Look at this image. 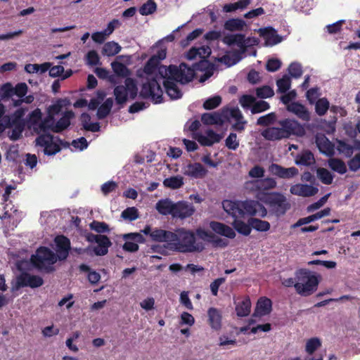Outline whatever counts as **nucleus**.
Instances as JSON below:
<instances>
[{"instance_id": "obj_12", "label": "nucleus", "mask_w": 360, "mask_h": 360, "mask_svg": "<svg viewBox=\"0 0 360 360\" xmlns=\"http://www.w3.org/2000/svg\"><path fill=\"white\" fill-rule=\"evenodd\" d=\"M142 232L146 235L150 236L153 240L167 243L169 248L170 246L171 239L174 237L172 231L153 228L150 226H146L142 230Z\"/></svg>"}, {"instance_id": "obj_21", "label": "nucleus", "mask_w": 360, "mask_h": 360, "mask_svg": "<svg viewBox=\"0 0 360 360\" xmlns=\"http://www.w3.org/2000/svg\"><path fill=\"white\" fill-rule=\"evenodd\" d=\"M183 174L195 179L203 178L207 171L200 163H190L182 168Z\"/></svg>"}, {"instance_id": "obj_62", "label": "nucleus", "mask_w": 360, "mask_h": 360, "mask_svg": "<svg viewBox=\"0 0 360 360\" xmlns=\"http://www.w3.org/2000/svg\"><path fill=\"white\" fill-rule=\"evenodd\" d=\"M226 146L231 150H236L239 146V141L237 135L235 133H231L226 139Z\"/></svg>"}, {"instance_id": "obj_57", "label": "nucleus", "mask_w": 360, "mask_h": 360, "mask_svg": "<svg viewBox=\"0 0 360 360\" xmlns=\"http://www.w3.org/2000/svg\"><path fill=\"white\" fill-rule=\"evenodd\" d=\"M155 10L156 4L152 0H148L140 8L139 13L143 15H147L153 13Z\"/></svg>"}, {"instance_id": "obj_10", "label": "nucleus", "mask_w": 360, "mask_h": 360, "mask_svg": "<svg viewBox=\"0 0 360 360\" xmlns=\"http://www.w3.org/2000/svg\"><path fill=\"white\" fill-rule=\"evenodd\" d=\"M44 281L39 276L22 273L16 278V282L15 285L12 288V290H18L23 287H30L32 288H38L42 285Z\"/></svg>"}, {"instance_id": "obj_14", "label": "nucleus", "mask_w": 360, "mask_h": 360, "mask_svg": "<svg viewBox=\"0 0 360 360\" xmlns=\"http://www.w3.org/2000/svg\"><path fill=\"white\" fill-rule=\"evenodd\" d=\"M281 126L283 131L285 132V136L288 138L291 135L303 136L304 134V127L297 121L290 119H285L278 122Z\"/></svg>"}, {"instance_id": "obj_42", "label": "nucleus", "mask_w": 360, "mask_h": 360, "mask_svg": "<svg viewBox=\"0 0 360 360\" xmlns=\"http://www.w3.org/2000/svg\"><path fill=\"white\" fill-rule=\"evenodd\" d=\"M122 49L121 46L114 41H108L105 43L102 49V53L107 56H112L118 53Z\"/></svg>"}, {"instance_id": "obj_48", "label": "nucleus", "mask_w": 360, "mask_h": 360, "mask_svg": "<svg viewBox=\"0 0 360 360\" xmlns=\"http://www.w3.org/2000/svg\"><path fill=\"white\" fill-rule=\"evenodd\" d=\"M232 224L238 233L244 236H248L251 232V226L243 221L237 219V218H236Z\"/></svg>"}, {"instance_id": "obj_59", "label": "nucleus", "mask_w": 360, "mask_h": 360, "mask_svg": "<svg viewBox=\"0 0 360 360\" xmlns=\"http://www.w3.org/2000/svg\"><path fill=\"white\" fill-rule=\"evenodd\" d=\"M221 102V97L219 96H215L207 99L203 103V107L206 110H212L219 106Z\"/></svg>"}, {"instance_id": "obj_7", "label": "nucleus", "mask_w": 360, "mask_h": 360, "mask_svg": "<svg viewBox=\"0 0 360 360\" xmlns=\"http://www.w3.org/2000/svg\"><path fill=\"white\" fill-rule=\"evenodd\" d=\"M137 90L134 80L131 78H127L124 85H119L114 89L116 102L122 104L129 98H134L137 94Z\"/></svg>"}, {"instance_id": "obj_27", "label": "nucleus", "mask_w": 360, "mask_h": 360, "mask_svg": "<svg viewBox=\"0 0 360 360\" xmlns=\"http://www.w3.org/2000/svg\"><path fill=\"white\" fill-rule=\"evenodd\" d=\"M287 110L304 121H309L310 120L309 111L303 105L299 103L292 102L287 105Z\"/></svg>"}, {"instance_id": "obj_9", "label": "nucleus", "mask_w": 360, "mask_h": 360, "mask_svg": "<svg viewBox=\"0 0 360 360\" xmlns=\"http://www.w3.org/2000/svg\"><path fill=\"white\" fill-rule=\"evenodd\" d=\"M41 112L39 108L33 110L27 121V127L37 134H45L49 123V116L44 120H41Z\"/></svg>"}, {"instance_id": "obj_16", "label": "nucleus", "mask_w": 360, "mask_h": 360, "mask_svg": "<svg viewBox=\"0 0 360 360\" xmlns=\"http://www.w3.org/2000/svg\"><path fill=\"white\" fill-rule=\"evenodd\" d=\"M269 172L281 179H291L298 174V169L295 167H283L278 164L272 163L269 167Z\"/></svg>"}, {"instance_id": "obj_63", "label": "nucleus", "mask_w": 360, "mask_h": 360, "mask_svg": "<svg viewBox=\"0 0 360 360\" xmlns=\"http://www.w3.org/2000/svg\"><path fill=\"white\" fill-rule=\"evenodd\" d=\"M288 72L291 77L299 78L302 74V66L300 63H292L288 68Z\"/></svg>"}, {"instance_id": "obj_53", "label": "nucleus", "mask_w": 360, "mask_h": 360, "mask_svg": "<svg viewBox=\"0 0 360 360\" xmlns=\"http://www.w3.org/2000/svg\"><path fill=\"white\" fill-rule=\"evenodd\" d=\"M257 97L261 98H267L272 97L274 94V90L269 86H263L256 89Z\"/></svg>"}, {"instance_id": "obj_17", "label": "nucleus", "mask_w": 360, "mask_h": 360, "mask_svg": "<svg viewBox=\"0 0 360 360\" xmlns=\"http://www.w3.org/2000/svg\"><path fill=\"white\" fill-rule=\"evenodd\" d=\"M240 207L244 211V214L255 215L258 214L260 217H265L267 214L265 207L255 200H246L240 202Z\"/></svg>"}, {"instance_id": "obj_56", "label": "nucleus", "mask_w": 360, "mask_h": 360, "mask_svg": "<svg viewBox=\"0 0 360 360\" xmlns=\"http://www.w3.org/2000/svg\"><path fill=\"white\" fill-rule=\"evenodd\" d=\"M121 216L124 219L136 220L139 218L138 210L134 207H128L122 212Z\"/></svg>"}, {"instance_id": "obj_61", "label": "nucleus", "mask_w": 360, "mask_h": 360, "mask_svg": "<svg viewBox=\"0 0 360 360\" xmlns=\"http://www.w3.org/2000/svg\"><path fill=\"white\" fill-rule=\"evenodd\" d=\"M90 228L99 233L109 231V228L107 224L98 221H94L91 222L90 224Z\"/></svg>"}, {"instance_id": "obj_40", "label": "nucleus", "mask_w": 360, "mask_h": 360, "mask_svg": "<svg viewBox=\"0 0 360 360\" xmlns=\"http://www.w3.org/2000/svg\"><path fill=\"white\" fill-rule=\"evenodd\" d=\"M314 162V155L309 150L302 151L295 158V163L298 165L309 166Z\"/></svg>"}, {"instance_id": "obj_15", "label": "nucleus", "mask_w": 360, "mask_h": 360, "mask_svg": "<svg viewBox=\"0 0 360 360\" xmlns=\"http://www.w3.org/2000/svg\"><path fill=\"white\" fill-rule=\"evenodd\" d=\"M75 116L74 112L72 111H67L64 113L63 117L56 122H54L52 115H49V123L47 127V131L51 130L53 132H60L68 128L70 124V120Z\"/></svg>"}, {"instance_id": "obj_60", "label": "nucleus", "mask_w": 360, "mask_h": 360, "mask_svg": "<svg viewBox=\"0 0 360 360\" xmlns=\"http://www.w3.org/2000/svg\"><path fill=\"white\" fill-rule=\"evenodd\" d=\"M265 170L263 167L255 165L248 172L249 176L255 179H261L264 177Z\"/></svg>"}, {"instance_id": "obj_1", "label": "nucleus", "mask_w": 360, "mask_h": 360, "mask_svg": "<svg viewBox=\"0 0 360 360\" xmlns=\"http://www.w3.org/2000/svg\"><path fill=\"white\" fill-rule=\"evenodd\" d=\"M153 55L144 67L147 75L146 81L143 83L140 94L146 98H150L155 103L162 101L163 91L160 84L162 80L167 94L171 99H178L182 96L177 83L186 84L192 81L195 76L193 68L181 63L179 66H158L160 61L167 56V48L162 41L153 46Z\"/></svg>"}, {"instance_id": "obj_33", "label": "nucleus", "mask_w": 360, "mask_h": 360, "mask_svg": "<svg viewBox=\"0 0 360 360\" xmlns=\"http://www.w3.org/2000/svg\"><path fill=\"white\" fill-rule=\"evenodd\" d=\"M330 209L327 207L324 210L316 212L314 214L308 216L307 217L300 219L295 224L292 225V228L301 226L304 224H309L315 220L319 219L325 216L330 214Z\"/></svg>"}, {"instance_id": "obj_49", "label": "nucleus", "mask_w": 360, "mask_h": 360, "mask_svg": "<svg viewBox=\"0 0 360 360\" xmlns=\"http://www.w3.org/2000/svg\"><path fill=\"white\" fill-rule=\"evenodd\" d=\"M321 346V342L318 338L309 339L306 342L305 351L309 354H312Z\"/></svg>"}, {"instance_id": "obj_5", "label": "nucleus", "mask_w": 360, "mask_h": 360, "mask_svg": "<svg viewBox=\"0 0 360 360\" xmlns=\"http://www.w3.org/2000/svg\"><path fill=\"white\" fill-rule=\"evenodd\" d=\"M26 109L19 108L15 112L9 116L6 115L0 120V134L4 132L7 128L13 127V131L10 136L12 140H18L24 130L25 122L23 119Z\"/></svg>"}, {"instance_id": "obj_29", "label": "nucleus", "mask_w": 360, "mask_h": 360, "mask_svg": "<svg viewBox=\"0 0 360 360\" xmlns=\"http://www.w3.org/2000/svg\"><path fill=\"white\" fill-rule=\"evenodd\" d=\"M207 316L210 327L215 330H219L221 327L222 319L221 311L216 308L211 307L207 311Z\"/></svg>"}, {"instance_id": "obj_64", "label": "nucleus", "mask_w": 360, "mask_h": 360, "mask_svg": "<svg viewBox=\"0 0 360 360\" xmlns=\"http://www.w3.org/2000/svg\"><path fill=\"white\" fill-rule=\"evenodd\" d=\"M348 166L349 169L352 172H356L360 169V153L355 155V156L348 162Z\"/></svg>"}, {"instance_id": "obj_46", "label": "nucleus", "mask_w": 360, "mask_h": 360, "mask_svg": "<svg viewBox=\"0 0 360 360\" xmlns=\"http://www.w3.org/2000/svg\"><path fill=\"white\" fill-rule=\"evenodd\" d=\"M215 61L223 63L226 67H230L235 65L238 60L235 54L227 52L222 56L216 57Z\"/></svg>"}, {"instance_id": "obj_32", "label": "nucleus", "mask_w": 360, "mask_h": 360, "mask_svg": "<svg viewBox=\"0 0 360 360\" xmlns=\"http://www.w3.org/2000/svg\"><path fill=\"white\" fill-rule=\"evenodd\" d=\"M211 53V49L207 46H201L199 47H192L186 53V58L188 60L199 58H205Z\"/></svg>"}, {"instance_id": "obj_38", "label": "nucleus", "mask_w": 360, "mask_h": 360, "mask_svg": "<svg viewBox=\"0 0 360 360\" xmlns=\"http://www.w3.org/2000/svg\"><path fill=\"white\" fill-rule=\"evenodd\" d=\"M328 165L333 171L340 174H344L347 171L345 162L339 158H330L328 160Z\"/></svg>"}, {"instance_id": "obj_19", "label": "nucleus", "mask_w": 360, "mask_h": 360, "mask_svg": "<svg viewBox=\"0 0 360 360\" xmlns=\"http://www.w3.org/2000/svg\"><path fill=\"white\" fill-rule=\"evenodd\" d=\"M195 212L193 205L184 201L175 203L172 217L174 218L185 219L191 217Z\"/></svg>"}, {"instance_id": "obj_28", "label": "nucleus", "mask_w": 360, "mask_h": 360, "mask_svg": "<svg viewBox=\"0 0 360 360\" xmlns=\"http://www.w3.org/2000/svg\"><path fill=\"white\" fill-rule=\"evenodd\" d=\"M222 41L228 46L236 45L241 53H243V42H245V35L243 34H228L225 35Z\"/></svg>"}, {"instance_id": "obj_43", "label": "nucleus", "mask_w": 360, "mask_h": 360, "mask_svg": "<svg viewBox=\"0 0 360 360\" xmlns=\"http://www.w3.org/2000/svg\"><path fill=\"white\" fill-rule=\"evenodd\" d=\"M318 179L324 184L330 185L333 183L334 176L326 168L319 167L316 169Z\"/></svg>"}, {"instance_id": "obj_30", "label": "nucleus", "mask_w": 360, "mask_h": 360, "mask_svg": "<svg viewBox=\"0 0 360 360\" xmlns=\"http://www.w3.org/2000/svg\"><path fill=\"white\" fill-rule=\"evenodd\" d=\"M316 143L321 153L326 155H332L334 152V146L324 135L317 136Z\"/></svg>"}, {"instance_id": "obj_47", "label": "nucleus", "mask_w": 360, "mask_h": 360, "mask_svg": "<svg viewBox=\"0 0 360 360\" xmlns=\"http://www.w3.org/2000/svg\"><path fill=\"white\" fill-rule=\"evenodd\" d=\"M249 224L252 228L258 231H266L270 229V224L268 221L256 218L250 219Z\"/></svg>"}, {"instance_id": "obj_22", "label": "nucleus", "mask_w": 360, "mask_h": 360, "mask_svg": "<svg viewBox=\"0 0 360 360\" xmlns=\"http://www.w3.org/2000/svg\"><path fill=\"white\" fill-rule=\"evenodd\" d=\"M210 229L217 234L233 239L236 237V232L231 226L219 221H211Z\"/></svg>"}, {"instance_id": "obj_50", "label": "nucleus", "mask_w": 360, "mask_h": 360, "mask_svg": "<svg viewBox=\"0 0 360 360\" xmlns=\"http://www.w3.org/2000/svg\"><path fill=\"white\" fill-rule=\"evenodd\" d=\"M337 149L340 153L347 158L350 157L354 153L353 146L343 141H338Z\"/></svg>"}, {"instance_id": "obj_34", "label": "nucleus", "mask_w": 360, "mask_h": 360, "mask_svg": "<svg viewBox=\"0 0 360 360\" xmlns=\"http://www.w3.org/2000/svg\"><path fill=\"white\" fill-rule=\"evenodd\" d=\"M271 310V301L266 297L260 298L254 313L255 316H263L269 314Z\"/></svg>"}, {"instance_id": "obj_8", "label": "nucleus", "mask_w": 360, "mask_h": 360, "mask_svg": "<svg viewBox=\"0 0 360 360\" xmlns=\"http://www.w3.org/2000/svg\"><path fill=\"white\" fill-rule=\"evenodd\" d=\"M222 115L224 122L228 120L235 130L242 131L245 129L246 121L238 108L224 109Z\"/></svg>"}, {"instance_id": "obj_37", "label": "nucleus", "mask_w": 360, "mask_h": 360, "mask_svg": "<svg viewBox=\"0 0 360 360\" xmlns=\"http://www.w3.org/2000/svg\"><path fill=\"white\" fill-rule=\"evenodd\" d=\"M224 29L230 32L243 31L247 27L246 22L240 18H231L224 23Z\"/></svg>"}, {"instance_id": "obj_23", "label": "nucleus", "mask_w": 360, "mask_h": 360, "mask_svg": "<svg viewBox=\"0 0 360 360\" xmlns=\"http://www.w3.org/2000/svg\"><path fill=\"white\" fill-rule=\"evenodd\" d=\"M224 210L234 218H238L244 215V211L240 207V202L225 200L222 202Z\"/></svg>"}, {"instance_id": "obj_55", "label": "nucleus", "mask_w": 360, "mask_h": 360, "mask_svg": "<svg viewBox=\"0 0 360 360\" xmlns=\"http://www.w3.org/2000/svg\"><path fill=\"white\" fill-rule=\"evenodd\" d=\"M329 108V102L326 98H321L316 103V112L319 115H323Z\"/></svg>"}, {"instance_id": "obj_54", "label": "nucleus", "mask_w": 360, "mask_h": 360, "mask_svg": "<svg viewBox=\"0 0 360 360\" xmlns=\"http://www.w3.org/2000/svg\"><path fill=\"white\" fill-rule=\"evenodd\" d=\"M276 84L278 91L285 93L290 87V79L288 75H284L281 79L277 80Z\"/></svg>"}, {"instance_id": "obj_26", "label": "nucleus", "mask_w": 360, "mask_h": 360, "mask_svg": "<svg viewBox=\"0 0 360 360\" xmlns=\"http://www.w3.org/2000/svg\"><path fill=\"white\" fill-rule=\"evenodd\" d=\"M221 137L212 130H207L204 134H197L198 142L203 146H212L215 143H218Z\"/></svg>"}, {"instance_id": "obj_41", "label": "nucleus", "mask_w": 360, "mask_h": 360, "mask_svg": "<svg viewBox=\"0 0 360 360\" xmlns=\"http://www.w3.org/2000/svg\"><path fill=\"white\" fill-rule=\"evenodd\" d=\"M184 184V178L180 175L170 176L163 181V185L171 189H178Z\"/></svg>"}, {"instance_id": "obj_31", "label": "nucleus", "mask_w": 360, "mask_h": 360, "mask_svg": "<svg viewBox=\"0 0 360 360\" xmlns=\"http://www.w3.org/2000/svg\"><path fill=\"white\" fill-rule=\"evenodd\" d=\"M285 132L283 131L281 126L276 127H269L262 132V136L269 141L281 140L286 139Z\"/></svg>"}, {"instance_id": "obj_25", "label": "nucleus", "mask_w": 360, "mask_h": 360, "mask_svg": "<svg viewBox=\"0 0 360 360\" xmlns=\"http://www.w3.org/2000/svg\"><path fill=\"white\" fill-rule=\"evenodd\" d=\"M259 32L260 35L264 37L266 46H274L281 41V38L271 27L261 28Z\"/></svg>"}, {"instance_id": "obj_24", "label": "nucleus", "mask_w": 360, "mask_h": 360, "mask_svg": "<svg viewBox=\"0 0 360 360\" xmlns=\"http://www.w3.org/2000/svg\"><path fill=\"white\" fill-rule=\"evenodd\" d=\"M195 233L200 239L207 242H212L216 246L226 247L228 245L227 242L219 238H216L213 233L202 228L197 229Z\"/></svg>"}, {"instance_id": "obj_6", "label": "nucleus", "mask_w": 360, "mask_h": 360, "mask_svg": "<svg viewBox=\"0 0 360 360\" xmlns=\"http://www.w3.org/2000/svg\"><path fill=\"white\" fill-rule=\"evenodd\" d=\"M296 292L302 296L312 294L317 288L319 280L317 276L311 272L301 269L295 273Z\"/></svg>"}, {"instance_id": "obj_13", "label": "nucleus", "mask_w": 360, "mask_h": 360, "mask_svg": "<svg viewBox=\"0 0 360 360\" xmlns=\"http://www.w3.org/2000/svg\"><path fill=\"white\" fill-rule=\"evenodd\" d=\"M37 145L44 148V153L48 155H52L60 151L58 145L54 142V138L49 134H42L37 139Z\"/></svg>"}, {"instance_id": "obj_18", "label": "nucleus", "mask_w": 360, "mask_h": 360, "mask_svg": "<svg viewBox=\"0 0 360 360\" xmlns=\"http://www.w3.org/2000/svg\"><path fill=\"white\" fill-rule=\"evenodd\" d=\"M123 238L126 240L122 248L127 252H136L139 249L138 243L144 241L143 237L139 233H131L124 234Z\"/></svg>"}, {"instance_id": "obj_3", "label": "nucleus", "mask_w": 360, "mask_h": 360, "mask_svg": "<svg viewBox=\"0 0 360 360\" xmlns=\"http://www.w3.org/2000/svg\"><path fill=\"white\" fill-rule=\"evenodd\" d=\"M174 237L171 239L169 249L179 252H195L204 250V244L196 240L195 234L191 230L184 228L173 232Z\"/></svg>"}, {"instance_id": "obj_58", "label": "nucleus", "mask_w": 360, "mask_h": 360, "mask_svg": "<svg viewBox=\"0 0 360 360\" xmlns=\"http://www.w3.org/2000/svg\"><path fill=\"white\" fill-rule=\"evenodd\" d=\"M270 108L269 104L264 101H255L251 108V112L252 114L259 113L268 110Z\"/></svg>"}, {"instance_id": "obj_39", "label": "nucleus", "mask_w": 360, "mask_h": 360, "mask_svg": "<svg viewBox=\"0 0 360 360\" xmlns=\"http://www.w3.org/2000/svg\"><path fill=\"white\" fill-rule=\"evenodd\" d=\"M202 122L205 124H217L224 122L221 112L204 113L201 117Z\"/></svg>"}, {"instance_id": "obj_2", "label": "nucleus", "mask_w": 360, "mask_h": 360, "mask_svg": "<svg viewBox=\"0 0 360 360\" xmlns=\"http://www.w3.org/2000/svg\"><path fill=\"white\" fill-rule=\"evenodd\" d=\"M55 242L57 255L48 248H38L35 255H32L30 259L34 266L39 269L51 271L52 265L57 262L58 259L60 260L66 259L70 245L69 239L63 236H58L56 238Z\"/></svg>"}, {"instance_id": "obj_11", "label": "nucleus", "mask_w": 360, "mask_h": 360, "mask_svg": "<svg viewBox=\"0 0 360 360\" xmlns=\"http://www.w3.org/2000/svg\"><path fill=\"white\" fill-rule=\"evenodd\" d=\"M265 202L270 205L271 207L277 215L284 214L290 208V205L286 198L283 195L278 193H274L269 195Z\"/></svg>"}, {"instance_id": "obj_52", "label": "nucleus", "mask_w": 360, "mask_h": 360, "mask_svg": "<svg viewBox=\"0 0 360 360\" xmlns=\"http://www.w3.org/2000/svg\"><path fill=\"white\" fill-rule=\"evenodd\" d=\"M111 66L115 73L119 76L125 77L129 73L127 67L120 62L114 61L111 63Z\"/></svg>"}, {"instance_id": "obj_44", "label": "nucleus", "mask_w": 360, "mask_h": 360, "mask_svg": "<svg viewBox=\"0 0 360 360\" xmlns=\"http://www.w3.org/2000/svg\"><path fill=\"white\" fill-rule=\"evenodd\" d=\"M81 122L86 130L93 132L99 131L100 126L98 122H91V117L87 113H83L80 117Z\"/></svg>"}, {"instance_id": "obj_20", "label": "nucleus", "mask_w": 360, "mask_h": 360, "mask_svg": "<svg viewBox=\"0 0 360 360\" xmlns=\"http://www.w3.org/2000/svg\"><path fill=\"white\" fill-rule=\"evenodd\" d=\"M290 191L295 195L311 197L315 195L318 193L319 189L317 187L311 185L297 184L290 187Z\"/></svg>"}, {"instance_id": "obj_51", "label": "nucleus", "mask_w": 360, "mask_h": 360, "mask_svg": "<svg viewBox=\"0 0 360 360\" xmlns=\"http://www.w3.org/2000/svg\"><path fill=\"white\" fill-rule=\"evenodd\" d=\"M276 120V115L274 112H271L257 119V124L260 126H267L273 124Z\"/></svg>"}, {"instance_id": "obj_35", "label": "nucleus", "mask_w": 360, "mask_h": 360, "mask_svg": "<svg viewBox=\"0 0 360 360\" xmlns=\"http://www.w3.org/2000/svg\"><path fill=\"white\" fill-rule=\"evenodd\" d=\"M97 245L94 248V251L96 255H105L108 252V248L111 245L109 238L104 235H99L97 241Z\"/></svg>"}, {"instance_id": "obj_36", "label": "nucleus", "mask_w": 360, "mask_h": 360, "mask_svg": "<svg viewBox=\"0 0 360 360\" xmlns=\"http://www.w3.org/2000/svg\"><path fill=\"white\" fill-rule=\"evenodd\" d=\"M175 203L171 200L166 198L159 200L155 205L156 210L163 215H173Z\"/></svg>"}, {"instance_id": "obj_45", "label": "nucleus", "mask_w": 360, "mask_h": 360, "mask_svg": "<svg viewBox=\"0 0 360 360\" xmlns=\"http://www.w3.org/2000/svg\"><path fill=\"white\" fill-rule=\"evenodd\" d=\"M251 303L249 298H245L236 304V311L238 316H246L250 312Z\"/></svg>"}, {"instance_id": "obj_4", "label": "nucleus", "mask_w": 360, "mask_h": 360, "mask_svg": "<svg viewBox=\"0 0 360 360\" xmlns=\"http://www.w3.org/2000/svg\"><path fill=\"white\" fill-rule=\"evenodd\" d=\"M276 184V181L271 177L252 179L245 182L243 191L245 193L252 195L257 200L266 201L269 195L267 192L275 188Z\"/></svg>"}]
</instances>
